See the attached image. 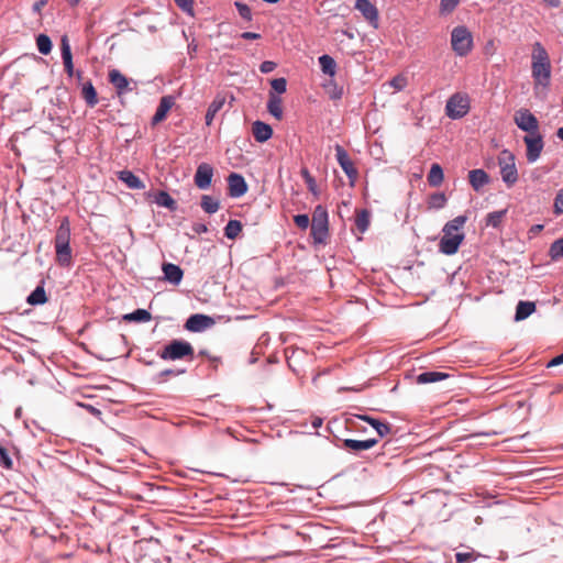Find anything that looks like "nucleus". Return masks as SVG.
<instances>
[{
	"mask_svg": "<svg viewBox=\"0 0 563 563\" xmlns=\"http://www.w3.org/2000/svg\"><path fill=\"white\" fill-rule=\"evenodd\" d=\"M466 221V216H457L444 224L442 230L443 236L439 243V250L441 253L445 255H453L459 251V247L465 238L462 229Z\"/></svg>",
	"mask_w": 563,
	"mask_h": 563,
	"instance_id": "f257e3e1",
	"label": "nucleus"
},
{
	"mask_svg": "<svg viewBox=\"0 0 563 563\" xmlns=\"http://www.w3.org/2000/svg\"><path fill=\"white\" fill-rule=\"evenodd\" d=\"M531 59V70L536 88L538 86L548 87L551 77V62L547 49L540 42L533 44Z\"/></svg>",
	"mask_w": 563,
	"mask_h": 563,
	"instance_id": "f03ea898",
	"label": "nucleus"
},
{
	"mask_svg": "<svg viewBox=\"0 0 563 563\" xmlns=\"http://www.w3.org/2000/svg\"><path fill=\"white\" fill-rule=\"evenodd\" d=\"M164 361L192 360L195 350L192 345L183 340H173L158 352Z\"/></svg>",
	"mask_w": 563,
	"mask_h": 563,
	"instance_id": "7ed1b4c3",
	"label": "nucleus"
},
{
	"mask_svg": "<svg viewBox=\"0 0 563 563\" xmlns=\"http://www.w3.org/2000/svg\"><path fill=\"white\" fill-rule=\"evenodd\" d=\"M329 235L328 211L321 205L317 206L312 213L311 236L314 243H325Z\"/></svg>",
	"mask_w": 563,
	"mask_h": 563,
	"instance_id": "20e7f679",
	"label": "nucleus"
},
{
	"mask_svg": "<svg viewBox=\"0 0 563 563\" xmlns=\"http://www.w3.org/2000/svg\"><path fill=\"white\" fill-rule=\"evenodd\" d=\"M498 165L503 181L507 187H512L518 181L515 155L508 150H503L498 155Z\"/></svg>",
	"mask_w": 563,
	"mask_h": 563,
	"instance_id": "39448f33",
	"label": "nucleus"
},
{
	"mask_svg": "<svg viewBox=\"0 0 563 563\" xmlns=\"http://www.w3.org/2000/svg\"><path fill=\"white\" fill-rule=\"evenodd\" d=\"M452 49L459 56L467 55L473 47V36L466 26L460 25L452 30L451 33Z\"/></svg>",
	"mask_w": 563,
	"mask_h": 563,
	"instance_id": "423d86ee",
	"label": "nucleus"
},
{
	"mask_svg": "<svg viewBox=\"0 0 563 563\" xmlns=\"http://www.w3.org/2000/svg\"><path fill=\"white\" fill-rule=\"evenodd\" d=\"M470 111V98L466 95L454 93L445 106V113L451 119H461Z\"/></svg>",
	"mask_w": 563,
	"mask_h": 563,
	"instance_id": "0eeeda50",
	"label": "nucleus"
},
{
	"mask_svg": "<svg viewBox=\"0 0 563 563\" xmlns=\"http://www.w3.org/2000/svg\"><path fill=\"white\" fill-rule=\"evenodd\" d=\"M514 121L516 125L527 132L528 135L539 133V121L528 109L521 108L517 110L514 114Z\"/></svg>",
	"mask_w": 563,
	"mask_h": 563,
	"instance_id": "6e6552de",
	"label": "nucleus"
},
{
	"mask_svg": "<svg viewBox=\"0 0 563 563\" xmlns=\"http://www.w3.org/2000/svg\"><path fill=\"white\" fill-rule=\"evenodd\" d=\"M355 9L358 10L363 18L374 27L378 29L379 14L377 8L369 0H355Z\"/></svg>",
	"mask_w": 563,
	"mask_h": 563,
	"instance_id": "1a4fd4ad",
	"label": "nucleus"
},
{
	"mask_svg": "<svg viewBox=\"0 0 563 563\" xmlns=\"http://www.w3.org/2000/svg\"><path fill=\"white\" fill-rule=\"evenodd\" d=\"M335 156H336V161H338L339 165L344 170V173L350 178V180L353 185L358 176V173H357V169L354 167V164L351 161L349 154L341 145H336L335 146Z\"/></svg>",
	"mask_w": 563,
	"mask_h": 563,
	"instance_id": "9d476101",
	"label": "nucleus"
},
{
	"mask_svg": "<svg viewBox=\"0 0 563 563\" xmlns=\"http://www.w3.org/2000/svg\"><path fill=\"white\" fill-rule=\"evenodd\" d=\"M527 146V159L529 163L536 162L543 150V140L540 133L533 135H526L523 137Z\"/></svg>",
	"mask_w": 563,
	"mask_h": 563,
	"instance_id": "9b49d317",
	"label": "nucleus"
},
{
	"mask_svg": "<svg viewBox=\"0 0 563 563\" xmlns=\"http://www.w3.org/2000/svg\"><path fill=\"white\" fill-rule=\"evenodd\" d=\"M213 174L214 169L210 164H199L194 177L195 185L201 190L208 189L211 186Z\"/></svg>",
	"mask_w": 563,
	"mask_h": 563,
	"instance_id": "f8f14e48",
	"label": "nucleus"
},
{
	"mask_svg": "<svg viewBox=\"0 0 563 563\" xmlns=\"http://www.w3.org/2000/svg\"><path fill=\"white\" fill-rule=\"evenodd\" d=\"M214 324V320L206 314L196 313L190 316L186 323L185 329L190 332H201Z\"/></svg>",
	"mask_w": 563,
	"mask_h": 563,
	"instance_id": "ddd939ff",
	"label": "nucleus"
},
{
	"mask_svg": "<svg viewBox=\"0 0 563 563\" xmlns=\"http://www.w3.org/2000/svg\"><path fill=\"white\" fill-rule=\"evenodd\" d=\"M228 189L231 197H242L247 191V185L244 177L236 173L230 174L228 177Z\"/></svg>",
	"mask_w": 563,
	"mask_h": 563,
	"instance_id": "4468645a",
	"label": "nucleus"
},
{
	"mask_svg": "<svg viewBox=\"0 0 563 563\" xmlns=\"http://www.w3.org/2000/svg\"><path fill=\"white\" fill-rule=\"evenodd\" d=\"M174 104H175V100L172 96L162 97L159 104L156 109V112H155L154 117L152 118V125H156V124L163 122L166 119L169 110L173 108Z\"/></svg>",
	"mask_w": 563,
	"mask_h": 563,
	"instance_id": "2eb2a0df",
	"label": "nucleus"
},
{
	"mask_svg": "<svg viewBox=\"0 0 563 563\" xmlns=\"http://www.w3.org/2000/svg\"><path fill=\"white\" fill-rule=\"evenodd\" d=\"M108 76L109 81L114 86L119 96L131 90L129 79L120 70L111 69Z\"/></svg>",
	"mask_w": 563,
	"mask_h": 563,
	"instance_id": "dca6fc26",
	"label": "nucleus"
},
{
	"mask_svg": "<svg viewBox=\"0 0 563 563\" xmlns=\"http://www.w3.org/2000/svg\"><path fill=\"white\" fill-rule=\"evenodd\" d=\"M377 439H367V440H354V439H345L343 441L344 449L353 452H361L365 450H369L377 444Z\"/></svg>",
	"mask_w": 563,
	"mask_h": 563,
	"instance_id": "f3484780",
	"label": "nucleus"
},
{
	"mask_svg": "<svg viewBox=\"0 0 563 563\" xmlns=\"http://www.w3.org/2000/svg\"><path fill=\"white\" fill-rule=\"evenodd\" d=\"M60 49H62V58H63L65 71L67 73V75L69 77H71V76H74L75 70H74V64H73L71 49H70V45H69L67 36L62 37Z\"/></svg>",
	"mask_w": 563,
	"mask_h": 563,
	"instance_id": "a211bd4d",
	"label": "nucleus"
},
{
	"mask_svg": "<svg viewBox=\"0 0 563 563\" xmlns=\"http://www.w3.org/2000/svg\"><path fill=\"white\" fill-rule=\"evenodd\" d=\"M252 133L257 142L264 143L272 137L273 129L267 123H264L262 121H255L252 125Z\"/></svg>",
	"mask_w": 563,
	"mask_h": 563,
	"instance_id": "6ab92c4d",
	"label": "nucleus"
},
{
	"mask_svg": "<svg viewBox=\"0 0 563 563\" xmlns=\"http://www.w3.org/2000/svg\"><path fill=\"white\" fill-rule=\"evenodd\" d=\"M70 242V224L68 218H63L56 231L54 246L69 244Z\"/></svg>",
	"mask_w": 563,
	"mask_h": 563,
	"instance_id": "aec40b11",
	"label": "nucleus"
},
{
	"mask_svg": "<svg viewBox=\"0 0 563 563\" xmlns=\"http://www.w3.org/2000/svg\"><path fill=\"white\" fill-rule=\"evenodd\" d=\"M468 181L475 191H479L489 183V176L484 169H473L468 173Z\"/></svg>",
	"mask_w": 563,
	"mask_h": 563,
	"instance_id": "412c9836",
	"label": "nucleus"
},
{
	"mask_svg": "<svg viewBox=\"0 0 563 563\" xmlns=\"http://www.w3.org/2000/svg\"><path fill=\"white\" fill-rule=\"evenodd\" d=\"M163 272L165 279L174 285H178L184 276L183 269L178 265L172 263L163 264Z\"/></svg>",
	"mask_w": 563,
	"mask_h": 563,
	"instance_id": "4be33fe9",
	"label": "nucleus"
},
{
	"mask_svg": "<svg viewBox=\"0 0 563 563\" xmlns=\"http://www.w3.org/2000/svg\"><path fill=\"white\" fill-rule=\"evenodd\" d=\"M267 110L277 120L283 119V100L274 92L268 95Z\"/></svg>",
	"mask_w": 563,
	"mask_h": 563,
	"instance_id": "5701e85b",
	"label": "nucleus"
},
{
	"mask_svg": "<svg viewBox=\"0 0 563 563\" xmlns=\"http://www.w3.org/2000/svg\"><path fill=\"white\" fill-rule=\"evenodd\" d=\"M118 178L131 189H143L145 187L143 181L137 176H135L131 170L119 172Z\"/></svg>",
	"mask_w": 563,
	"mask_h": 563,
	"instance_id": "b1692460",
	"label": "nucleus"
},
{
	"mask_svg": "<svg viewBox=\"0 0 563 563\" xmlns=\"http://www.w3.org/2000/svg\"><path fill=\"white\" fill-rule=\"evenodd\" d=\"M225 103V98L223 96L218 95L212 102L209 104V108L206 113V124L211 125L217 113L222 109Z\"/></svg>",
	"mask_w": 563,
	"mask_h": 563,
	"instance_id": "393cba45",
	"label": "nucleus"
},
{
	"mask_svg": "<svg viewBox=\"0 0 563 563\" xmlns=\"http://www.w3.org/2000/svg\"><path fill=\"white\" fill-rule=\"evenodd\" d=\"M56 262L60 266H69L71 264V249L69 244L55 246Z\"/></svg>",
	"mask_w": 563,
	"mask_h": 563,
	"instance_id": "a878e982",
	"label": "nucleus"
},
{
	"mask_svg": "<svg viewBox=\"0 0 563 563\" xmlns=\"http://www.w3.org/2000/svg\"><path fill=\"white\" fill-rule=\"evenodd\" d=\"M449 377V374L442 372H423L417 376L418 384H431L443 380Z\"/></svg>",
	"mask_w": 563,
	"mask_h": 563,
	"instance_id": "bb28decb",
	"label": "nucleus"
},
{
	"mask_svg": "<svg viewBox=\"0 0 563 563\" xmlns=\"http://www.w3.org/2000/svg\"><path fill=\"white\" fill-rule=\"evenodd\" d=\"M360 419L369 423L377 432V434L383 438L390 433V426L386 422H383L378 419L372 418L369 416H360Z\"/></svg>",
	"mask_w": 563,
	"mask_h": 563,
	"instance_id": "cd10ccee",
	"label": "nucleus"
},
{
	"mask_svg": "<svg viewBox=\"0 0 563 563\" xmlns=\"http://www.w3.org/2000/svg\"><path fill=\"white\" fill-rule=\"evenodd\" d=\"M81 97L89 107H95L98 103V95L91 81L82 85Z\"/></svg>",
	"mask_w": 563,
	"mask_h": 563,
	"instance_id": "c85d7f7f",
	"label": "nucleus"
},
{
	"mask_svg": "<svg viewBox=\"0 0 563 563\" xmlns=\"http://www.w3.org/2000/svg\"><path fill=\"white\" fill-rule=\"evenodd\" d=\"M444 180V174L442 167L434 163L428 174V183L431 187H439Z\"/></svg>",
	"mask_w": 563,
	"mask_h": 563,
	"instance_id": "c756f323",
	"label": "nucleus"
},
{
	"mask_svg": "<svg viewBox=\"0 0 563 563\" xmlns=\"http://www.w3.org/2000/svg\"><path fill=\"white\" fill-rule=\"evenodd\" d=\"M536 310V305L532 301H519L516 309V320H525Z\"/></svg>",
	"mask_w": 563,
	"mask_h": 563,
	"instance_id": "7c9ffc66",
	"label": "nucleus"
},
{
	"mask_svg": "<svg viewBox=\"0 0 563 563\" xmlns=\"http://www.w3.org/2000/svg\"><path fill=\"white\" fill-rule=\"evenodd\" d=\"M154 200L158 206L165 207L172 211L176 210L177 203L175 199L170 197V195L166 191H158L154 195Z\"/></svg>",
	"mask_w": 563,
	"mask_h": 563,
	"instance_id": "2f4dec72",
	"label": "nucleus"
},
{
	"mask_svg": "<svg viewBox=\"0 0 563 563\" xmlns=\"http://www.w3.org/2000/svg\"><path fill=\"white\" fill-rule=\"evenodd\" d=\"M46 301L47 297L43 285L37 286L26 298V302L31 306L43 305Z\"/></svg>",
	"mask_w": 563,
	"mask_h": 563,
	"instance_id": "473e14b6",
	"label": "nucleus"
},
{
	"mask_svg": "<svg viewBox=\"0 0 563 563\" xmlns=\"http://www.w3.org/2000/svg\"><path fill=\"white\" fill-rule=\"evenodd\" d=\"M319 64L323 74L333 77L336 73V63L330 55L319 57Z\"/></svg>",
	"mask_w": 563,
	"mask_h": 563,
	"instance_id": "72a5a7b5",
	"label": "nucleus"
},
{
	"mask_svg": "<svg viewBox=\"0 0 563 563\" xmlns=\"http://www.w3.org/2000/svg\"><path fill=\"white\" fill-rule=\"evenodd\" d=\"M369 211L366 209H362L356 211L355 216V227L361 233H364L369 227Z\"/></svg>",
	"mask_w": 563,
	"mask_h": 563,
	"instance_id": "f704fd0d",
	"label": "nucleus"
},
{
	"mask_svg": "<svg viewBox=\"0 0 563 563\" xmlns=\"http://www.w3.org/2000/svg\"><path fill=\"white\" fill-rule=\"evenodd\" d=\"M219 201L211 196L203 195L201 197V208L205 212L212 214L219 210Z\"/></svg>",
	"mask_w": 563,
	"mask_h": 563,
	"instance_id": "c9c22d12",
	"label": "nucleus"
},
{
	"mask_svg": "<svg viewBox=\"0 0 563 563\" xmlns=\"http://www.w3.org/2000/svg\"><path fill=\"white\" fill-rule=\"evenodd\" d=\"M151 319V313L145 309H136L135 311L124 316V320L126 321L147 322Z\"/></svg>",
	"mask_w": 563,
	"mask_h": 563,
	"instance_id": "e433bc0d",
	"label": "nucleus"
},
{
	"mask_svg": "<svg viewBox=\"0 0 563 563\" xmlns=\"http://www.w3.org/2000/svg\"><path fill=\"white\" fill-rule=\"evenodd\" d=\"M242 231V224L238 220H230L224 228V234L228 239L234 240Z\"/></svg>",
	"mask_w": 563,
	"mask_h": 563,
	"instance_id": "4c0bfd02",
	"label": "nucleus"
},
{
	"mask_svg": "<svg viewBox=\"0 0 563 563\" xmlns=\"http://www.w3.org/2000/svg\"><path fill=\"white\" fill-rule=\"evenodd\" d=\"M446 197L443 192H434L429 197V209H442L446 205Z\"/></svg>",
	"mask_w": 563,
	"mask_h": 563,
	"instance_id": "58836bf2",
	"label": "nucleus"
},
{
	"mask_svg": "<svg viewBox=\"0 0 563 563\" xmlns=\"http://www.w3.org/2000/svg\"><path fill=\"white\" fill-rule=\"evenodd\" d=\"M36 45L40 53L43 55H47L52 51V41L51 38L45 34H40L36 37Z\"/></svg>",
	"mask_w": 563,
	"mask_h": 563,
	"instance_id": "ea45409f",
	"label": "nucleus"
},
{
	"mask_svg": "<svg viewBox=\"0 0 563 563\" xmlns=\"http://www.w3.org/2000/svg\"><path fill=\"white\" fill-rule=\"evenodd\" d=\"M549 255L552 260L563 257V236L551 244Z\"/></svg>",
	"mask_w": 563,
	"mask_h": 563,
	"instance_id": "a19ab883",
	"label": "nucleus"
},
{
	"mask_svg": "<svg viewBox=\"0 0 563 563\" xmlns=\"http://www.w3.org/2000/svg\"><path fill=\"white\" fill-rule=\"evenodd\" d=\"M505 214H506V210L494 211V212L488 213L486 217V224L490 225L493 228H497L500 224Z\"/></svg>",
	"mask_w": 563,
	"mask_h": 563,
	"instance_id": "79ce46f5",
	"label": "nucleus"
},
{
	"mask_svg": "<svg viewBox=\"0 0 563 563\" xmlns=\"http://www.w3.org/2000/svg\"><path fill=\"white\" fill-rule=\"evenodd\" d=\"M301 176L305 179L308 189L313 194L317 195V183L316 179L311 176L309 170L307 168L301 169Z\"/></svg>",
	"mask_w": 563,
	"mask_h": 563,
	"instance_id": "37998d69",
	"label": "nucleus"
},
{
	"mask_svg": "<svg viewBox=\"0 0 563 563\" xmlns=\"http://www.w3.org/2000/svg\"><path fill=\"white\" fill-rule=\"evenodd\" d=\"M274 93H284L286 91L287 81L285 78H275L271 81Z\"/></svg>",
	"mask_w": 563,
	"mask_h": 563,
	"instance_id": "c03bdc74",
	"label": "nucleus"
},
{
	"mask_svg": "<svg viewBox=\"0 0 563 563\" xmlns=\"http://www.w3.org/2000/svg\"><path fill=\"white\" fill-rule=\"evenodd\" d=\"M460 0H441L440 2V12L441 13H451L459 5Z\"/></svg>",
	"mask_w": 563,
	"mask_h": 563,
	"instance_id": "a18cd8bd",
	"label": "nucleus"
},
{
	"mask_svg": "<svg viewBox=\"0 0 563 563\" xmlns=\"http://www.w3.org/2000/svg\"><path fill=\"white\" fill-rule=\"evenodd\" d=\"M235 7H236V10H238L239 14L241 15V18H243L246 21L252 20V12L247 4L242 3V2H235Z\"/></svg>",
	"mask_w": 563,
	"mask_h": 563,
	"instance_id": "49530a36",
	"label": "nucleus"
},
{
	"mask_svg": "<svg viewBox=\"0 0 563 563\" xmlns=\"http://www.w3.org/2000/svg\"><path fill=\"white\" fill-rule=\"evenodd\" d=\"M553 212L556 216L563 213V188L560 189L554 198Z\"/></svg>",
	"mask_w": 563,
	"mask_h": 563,
	"instance_id": "de8ad7c7",
	"label": "nucleus"
},
{
	"mask_svg": "<svg viewBox=\"0 0 563 563\" xmlns=\"http://www.w3.org/2000/svg\"><path fill=\"white\" fill-rule=\"evenodd\" d=\"M477 558V554L475 551H468V552H457L455 554L456 563H465L468 561H473Z\"/></svg>",
	"mask_w": 563,
	"mask_h": 563,
	"instance_id": "09e8293b",
	"label": "nucleus"
},
{
	"mask_svg": "<svg viewBox=\"0 0 563 563\" xmlns=\"http://www.w3.org/2000/svg\"><path fill=\"white\" fill-rule=\"evenodd\" d=\"M389 85L397 91L402 90L407 86V78L404 76H396L390 81Z\"/></svg>",
	"mask_w": 563,
	"mask_h": 563,
	"instance_id": "8fccbe9b",
	"label": "nucleus"
},
{
	"mask_svg": "<svg viewBox=\"0 0 563 563\" xmlns=\"http://www.w3.org/2000/svg\"><path fill=\"white\" fill-rule=\"evenodd\" d=\"M0 465L5 467L7 470H11L13 466V462L9 456L7 450L0 446Z\"/></svg>",
	"mask_w": 563,
	"mask_h": 563,
	"instance_id": "3c124183",
	"label": "nucleus"
},
{
	"mask_svg": "<svg viewBox=\"0 0 563 563\" xmlns=\"http://www.w3.org/2000/svg\"><path fill=\"white\" fill-rule=\"evenodd\" d=\"M294 222L301 230H306L309 227V224H310V220H309L308 214H297V216H295L294 217Z\"/></svg>",
	"mask_w": 563,
	"mask_h": 563,
	"instance_id": "603ef678",
	"label": "nucleus"
},
{
	"mask_svg": "<svg viewBox=\"0 0 563 563\" xmlns=\"http://www.w3.org/2000/svg\"><path fill=\"white\" fill-rule=\"evenodd\" d=\"M175 2L183 11L192 15L194 0H175Z\"/></svg>",
	"mask_w": 563,
	"mask_h": 563,
	"instance_id": "864d4df0",
	"label": "nucleus"
},
{
	"mask_svg": "<svg viewBox=\"0 0 563 563\" xmlns=\"http://www.w3.org/2000/svg\"><path fill=\"white\" fill-rule=\"evenodd\" d=\"M184 373V371L164 369L158 374L159 382H166L169 376H177Z\"/></svg>",
	"mask_w": 563,
	"mask_h": 563,
	"instance_id": "5fc2aeb1",
	"label": "nucleus"
},
{
	"mask_svg": "<svg viewBox=\"0 0 563 563\" xmlns=\"http://www.w3.org/2000/svg\"><path fill=\"white\" fill-rule=\"evenodd\" d=\"M276 63L275 62H272V60H265L261 64L260 66V70L263 73V74H268V73H272L275 68H276Z\"/></svg>",
	"mask_w": 563,
	"mask_h": 563,
	"instance_id": "6e6d98bb",
	"label": "nucleus"
},
{
	"mask_svg": "<svg viewBox=\"0 0 563 563\" xmlns=\"http://www.w3.org/2000/svg\"><path fill=\"white\" fill-rule=\"evenodd\" d=\"M47 4V0H38L33 4V11L41 14L42 9Z\"/></svg>",
	"mask_w": 563,
	"mask_h": 563,
	"instance_id": "4d7b16f0",
	"label": "nucleus"
},
{
	"mask_svg": "<svg viewBox=\"0 0 563 563\" xmlns=\"http://www.w3.org/2000/svg\"><path fill=\"white\" fill-rule=\"evenodd\" d=\"M563 364V353L558 355L556 357L552 358L549 364H548V367H552V366H556V365H561Z\"/></svg>",
	"mask_w": 563,
	"mask_h": 563,
	"instance_id": "13d9d810",
	"label": "nucleus"
},
{
	"mask_svg": "<svg viewBox=\"0 0 563 563\" xmlns=\"http://www.w3.org/2000/svg\"><path fill=\"white\" fill-rule=\"evenodd\" d=\"M242 37L245 40H257L261 37V35L258 33H254V32H244L242 34Z\"/></svg>",
	"mask_w": 563,
	"mask_h": 563,
	"instance_id": "bf43d9fd",
	"label": "nucleus"
},
{
	"mask_svg": "<svg viewBox=\"0 0 563 563\" xmlns=\"http://www.w3.org/2000/svg\"><path fill=\"white\" fill-rule=\"evenodd\" d=\"M550 8H558L561 3L560 0H543Z\"/></svg>",
	"mask_w": 563,
	"mask_h": 563,
	"instance_id": "052dcab7",
	"label": "nucleus"
},
{
	"mask_svg": "<svg viewBox=\"0 0 563 563\" xmlns=\"http://www.w3.org/2000/svg\"><path fill=\"white\" fill-rule=\"evenodd\" d=\"M341 96H342V90L341 89L340 90H338V89L332 90V95H331L332 99H340Z\"/></svg>",
	"mask_w": 563,
	"mask_h": 563,
	"instance_id": "680f3d73",
	"label": "nucleus"
},
{
	"mask_svg": "<svg viewBox=\"0 0 563 563\" xmlns=\"http://www.w3.org/2000/svg\"><path fill=\"white\" fill-rule=\"evenodd\" d=\"M341 96H342V90L341 89L340 90H338V89L332 90V95H331L332 99H340Z\"/></svg>",
	"mask_w": 563,
	"mask_h": 563,
	"instance_id": "e2e57ef3",
	"label": "nucleus"
},
{
	"mask_svg": "<svg viewBox=\"0 0 563 563\" xmlns=\"http://www.w3.org/2000/svg\"><path fill=\"white\" fill-rule=\"evenodd\" d=\"M556 134L558 137L563 141V126L558 130Z\"/></svg>",
	"mask_w": 563,
	"mask_h": 563,
	"instance_id": "0e129e2a",
	"label": "nucleus"
},
{
	"mask_svg": "<svg viewBox=\"0 0 563 563\" xmlns=\"http://www.w3.org/2000/svg\"><path fill=\"white\" fill-rule=\"evenodd\" d=\"M74 75H76V77H77V79H78L79 81H80V80H82V75H84V74H82V71L77 70Z\"/></svg>",
	"mask_w": 563,
	"mask_h": 563,
	"instance_id": "69168bd1",
	"label": "nucleus"
},
{
	"mask_svg": "<svg viewBox=\"0 0 563 563\" xmlns=\"http://www.w3.org/2000/svg\"><path fill=\"white\" fill-rule=\"evenodd\" d=\"M264 1H265V2H267V3H277V2H279L280 0H264Z\"/></svg>",
	"mask_w": 563,
	"mask_h": 563,
	"instance_id": "338daca9",
	"label": "nucleus"
},
{
	"mask_svg": "<svg viewBox=\"0 0 563 563\" xmlns=\"http://www.w3.org/2000/svg\"><path fill=\"white\" fill-rule=\"evenodd\" d=\"M69 1H70V4H71V5H76V4H78V2H79L80 0H69Z\"/></svg>",
	"mask_w": 563,
	"mask_h": 563,
	"instance_id": "774afa93",
	"label": "nucleus"
}]
</instances>
